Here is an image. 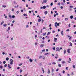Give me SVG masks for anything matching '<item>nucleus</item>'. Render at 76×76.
Wrapping results in <instances>:
<instances>
[{
    "mask_svg": "<svg viewBox=\"0 0 76 76\" xmlns=\"http://www.w3.org/2000/svg\"><path fill=\"white\" fill-rule=\"evenodd\" d=\"M72 66L74 69H75V65H73Z\"/></svg>",
    "mask_w": 76,
    "mask_h": 76,
    "instance_id": "bb28decb",
    "label": "nucleus"
},
{
    "mask_svg": "<svg viewBox=\"0 0 76 76\" xmlns=\"http://www.w3.org/2000/svg\"><path fill=\"white\" fill-rule=\"evenodd\" d=\"M70 8H73V6H70Z\"/></svg>",
    "mask_w": 76,
    "mask_h": 76,
    "instance_id": "49530a36",
    "label": "nucleus"
},
{
    "mask_svg": "<svg viewBox=\"0 0 76 76\" xmlns=\"http://www.w3.org/2000/svg\"><path fill=\"white\" fill-rule=\"evenodd\" d=\"M59 25H60V24L59 23H57V22H56L55 23V26L56 27V28L57 27V26H59Z\"/></svg>",
    "mask_w": 76,
    "mask_h": 76,
    "instance_id": "f03ea898",
    "label": "nucleus"
},
{
    "mask_svg": "<svg viewBox=\"0 0 76 76\" xmlns=\"http://www.w3.org/2000/svg\"><path fill=\"white\" fill-rule=\"evenodd\" d=\"M32 60L31 58H30L29 59V61H30V62H32Z\"/></svg>",
    "mask_w": 76,
    "mask_h": 76,
    "instance_id": "f8f14e48",
    "label": "nucleus"
},
{
    "mask_svg": "<svg viewBox=\"0 0 76 76\" xmlns=\"http://www.w3.org/2000/svg\"><path fill=\"white\" fill-rule=\"evenodd\" d=\"M10 61H11V62H13V60L10 59Z\"/></svg>",
    "mask_w": 76,
    "mask_h": 76,
    "instance_id": "37998d69",
    "label": "nucleus"
},
{
    "mask_svg": "<svg viewBox=\"0 0 76 76\" xmlns=\"http://www.w3.org/2000/svg\"><path fill=\"white\" fill-rule=\"evenodd\" d=\"M45 35H46V32L43 33V36Z\"/></svg>",
    "mask_w": 76,
    "mask_h": 76,
    "instance_id": "4468645a",
    "label": "nucleus"
},
{
    "mask_svg": "<svg viewBox=\"0 0 76 76\" xmlns=\"http://www.w3.org/2000/svg\"><path fill=\"white\" fill-rule=\"evenodd\" d=\"M70 49H68L67 50V53H70Z\"/></svg>",
    "mask_w": 76,
    "mask_h": 76,
    "instance_id": "7ed1b4c3",
    "label": "nucleus"
},
{
    "mask_svg": "<svg viewBox=\"0 0 76 76\" xmlns=\"http://www.w3.org/2000/svg\"><path fill=\"white\" fill-rule=\"evenodd\" d=\"M69 18L72 19V18H73V16L71 15L69 17Z\"/></svg>",
    "mask_w": 76,
    "mask_h": 76,
    "instance_id": "39448f33",
    "label": "nucleus"
},
{
    "mask_svg": "<svg viewBox=\"0 0 76 76\" xmlns=\"http://www.w3.org/2000/svg\"><path fill=\"white\" fill-rule=\"evenodd\" d=\"M37 35H36L35 36V38H37Z\"/></svg>",
    "mask_w": 76,
    "mask_h": 76,
    "instance_id": "a19ab883",
    "label": "nucleus"
},
{
    "mask_svg": "<svg viewBox=\"0 0 76 76\" xmlns=\"http://www.w3.org/2000/svg\"><path fill=\"white\" fill-rule=\"evenodd\" d=\"M22 63H21L20 64H19V66H21V65H22Z\"/></svg>",
    "mask_w": 76,
    "mask_h": 76,
    "instance_id": "c85d7f7f",
    "label": "nucleus"
},
{
    "mask_svg": "<svg viewBox=\"0 0 76 76\" xmlns=\"http://www.w3.org/2000/svg\"><path fill=\"white\" fill-rule=\"evenodd\" d=\"M68 67H66V70H67L68 69Z\"/></svg>",
    "mask_w": 76,
    "mask_h": 76,
    "instance_id": "052dcab7",
    "label": "nucleus"
},
{
    "mask_svg": "<svg viewBox=\"0 0 76 76\" xmlns=\"http://www.w3.org/2000/svg\"><path fill=\"white\" fill-rule=\"evenodd\" d=\"M52 64H56V63L55 62H53L52 63Z\"/></svg>",
    "mask_w": 76,
    "mask_h": 76,
    "instance_id": "6e6d98bb",
    "label": "nucleus"
},
{
    "mask_svg": "<svg viewBox=\"0 0 76 76\" xmlns=\"http://www.w3.org/2000/svg\"><path fill=\"white\" fill-rule=\"evenodd\" d=\"M58 5V6H60V2L58 3L57 4Z\"/></svg>",
    "mask_w": 76,
    "mask_h": 76,
    "instance_id": "473e14b6",
    "label": "nucleus"
},
{
    "mask_svg": "<svg viewBox=\"0 0 76 76\" xmlns=\"http://www.w3.org/2000/svg\"><path fill=\"white\" fill-rule=\"evenodd\" d=\"M53 3H51L50 4V6H53Z\"/></svg>",
    "mask_w": 76,
    "mask_h": 76,
    "instance_id": "e2e57ef3",
    "label": "nucleus"
},
{
    "mask_svg": "<svg viewBox=\"0 0 76 76\" xmlns=\"http://www.w3.org/2000/svg\"><path fill=\"white\" fill-rule=\"evenodd\" d=\"M29 27V26L28 25H27L26 26V28H28Z\"/></svg>",
    "mask_w": 76,
    "mask_h": 76,
    "instance_id": "de8ad7c7",
    "label": "nucleus"
},
{
    "mask_svg": "<svg viewBox=\"0 0 76 76\" xmlns=\"http://www.w3.org/2000/svg\"><path fill=\"white\" fill-rule=\"evenodd\" d=\"M43 29H47V27H43Z\"/></svg>",
    "mask_w": 76,
    "mask_h": 76,
    "instance_id": "393cba45",
    "label": "nucleus"
},
{
    "mask_svg": "<svg viewBox=\"0 0 76 76\" xmlns=\"http://www.w3.org/2000/svg\"><path fill=\"white\" fill-rule=\"evenodd\" d=\"M42 52H45V49H44L43 50H42Z\"/></svg>",
    "mask_w": 76,
    "mask_h": 76,
    "instance_id": "e433bc0d",
    "label": "nucleus"
},
{
    "mask_svg": "<svg viewBox=\"0 0 76 76\" xmlns=\"http://www.w3.org/2000/svg\"><path fill=\"white\" fill-rule=\"evenodd\" d=\"M69 31V29H67V30H66V32H68V31Z\"/></svg>",
    "mask_w": 76,
    "mask_h": 76,
    "instance_id": "3c124183",
    "label": "nucleus"
},
{
    "mask_svg": "<svg viewBox=\"0 0 76 76\" xmlns=\"http://www.w3.org/2000/svg\"><path fill=\"white\" fill-rule=\"evenodd\" d=\"M8 30H10V27H8Z\"/></svg>",
    "mask_w": 76,
    "mask_h": 76,
    "instance_id": "5fc2aeb1",
    "label": "nucleus"
},
{
    "mask_svg": "<svg viewBox=\"0 0 76 76\" xmlns=\"http://www.w3.org/2000/svg\"><path fill=\"white\" fill-rule=\"evenodd\" d=\"M56 72H58V69H57L56 70Z\"/></svg>",
    "mask_w": 76,
    "mask_h": 76,
    "instance_id": "338daca9",
    "label": "nucleus"
},
{
    "mask_svg": "<svg viewBox=\"0 0 76 76\" xmlns=\"http://www.w3.org/2000/svg\"><path fill=\"white\" fill-rule=\"evenodd\" d=\"M61 5L62 6H64V4L63 2H62L61 4Z\"/></svg>",
    "mask_w": 76,
    "mask_h": 76,
    "instance_id": "6ab92c4d",
    "label": "nucleus"
},
{
    "mask_svg": "<svg viewBox=\"0 0 76 76\" xmlns=\"http://www.w3.org/2000/svg\"><path fill=\"white\" fill-rule=\"evenodd\" d=\"M67 76H70V74H67Z\"/></svg>",
    "mask_w": 76,
    "mask_h": 76,
    "instance_id": "680f3d73",
    "label": "nucleus"
},
{
    "mask_svg": "<svg viewBox=\"0 0 76 76\" xmlns=\"http://www.w3.org/2000/svg\"><path fill=\"white\" fill-rule=\"evenodd\" d=\"M63 31H61V35H64V34H63Z\"/></svg>",
    "mask_w": 76,
    "mask_h": 76,
    "instance_id": "4be33fe9",
    "label": "nucleus"
},
{
    "mask_svg": "<svg viewBox=\"0 0 76 76\" xmlns=\"http://www.w3.org/2000/svg\"><path fill=\"white\" fill-rule=\"evenodd\" d=\"M46 8V7L45 6H44L43 7V9H45Z\"/></svg>",
    "mask_w": 76,
    "mask_h": 76,
    "instance_id": "a211bd4d",
    "label": "nucleus"
},
{
    "mask_svg": "<svg viewBox=\"0 0 76 76\" xmlns=\"http://www.w3.org/2000/svg\"><path fill=\"white\" fill-rule=\"evenodd\" d=\"M57 20H60V18H57Z\"/></svg>",
    "mask_w": 76,
    "mask_h": 76,
    "instance_id": "774afa93",
    "label": "nucleus"
},
{
    "mask_svg": "<svg viewBox=\"0 0 76 76\" xmlns=\"http://www.w3.org/2000/svg\"><path fill=\"white\" fill-rule=\"evenodd\" d=\"M44 13H45V15H47V13H48V12L47 11H45V12Z\"/></svg>",
    "mask_w": 76,
    "mask_h": 76,
    "instance_id": "6e6552de",
    "label": "nucleus"
},
{
    "mask_svg": "<svg viewBox=\"0 0 76 76\" xmlns=\"http://www.w3.org/2000/svg\"><path fill=\"white\" fill-rule=\"evenodd\" d=\"M41 19H39L38 20V22H41Z\"/></svg>",
    "mask_w": 76,
    "mask_h": 76,
    "instance_id": "2eb2a0df",
    "label": "nucleus"
},
{
    "mask_svg": "<svg viewBox=\"0 0 76 76\" xmlns=\"http://www.w3.org/2000/svg\"><path fill=\"white\" fill-rule=\"evenodd\" d=\"M10 64H11V65L13 64V62H10Z\"/></svg>",
    "mask_w": 76,
    "mask_h": 76,
    "instance_id": "4c0bfd02",
    "label": "nucleus"
},
{
    "mask_svg": "<svg viewBox=\"0 0 76 76\" xmlns=\"http://www.w3.org/2000/svg\"><path fill=\"white\" fill-rule=\"evenodd\" d=\"M4 47L3 48V49L4 50V49H6V47H4V46H3Z\"/></svg>",
    "mask_w": 76,
    "mask_h": 76,
    "instance_id": "72a5a7b5",
    "label": "nucleus"
},
{
    "mask_svg": "<svg viewBox=\"0 0 76 76\" xmlns=\"http://www.w3.org/2000/svg\"><path fill=\"white\" fill-rule=\"evenodd\" d=\"M19 7V5H18L17 6H15L14 7H15V8H16L17 7Z\"/></svg>",
    "mask_w": 76,
    "mask_h": 76,
    "instance_id": "aec40b11",
    "label": "nucleus"
},
{
    "mask_svg": "<svg viewBox=\"0 0 76 76\" xmlns=\"http://www.w3.org/2000/svg\"><path fill=\"white\" fill-rule=\"evenodd\" d=\"M48 74H50V69H48Z\"/></svg>",
    "mask_w": 76,
    "mask_h": 76,
    "instance_id": "1a4fd4ad",
    "label": "nucleus"
},
{
    "mask_svg": "<svg viewBox=\"0 0 76 76\" xmlns=\"http://www.w3.org/2000/svg\"><path fill=\"white\" fill-rule=\"evenodd\" d=\"M70 45L69 46H70L71 47H72V43L70 42Z\"/></svg>",
    "mask_w": 76,
    "mask_h": 76,
    "instance_id": "f3484780",
    "label": "nucleus"
},
{
    "mask_svg": "<svg viewBox=\"0 0 76 76\" xmlns=\"http://www.w3.org/2000/svg\"><path fill=\"white\" fill-rule=\"evenodd\" d=\"M35 45H38V43H37V42H35Z\"/></svg>",
    "mask_w": 76,
    "mask_h": 76,
    "instance_id": "f704fd0d",
    "label": "nucleus"
},
{
    "mask_svg": "<svg viewBox=\"0 0 76 76\" xmlns=\"http://www.w3.org/2000/svg\"><path fill=\"white\" fill-rule=\"evenodd\" d=\"M52 32H53V33H54L56 32H55V31H52Z\"/></svg>",
    "mask_w": 76,
    "mask_h": 76,
    "instance_id": "864d4df0",
    "label": "nucleus"
},
{
    "mask_svg": "<svg viewBox=\"0 0 76 76\" xmlns=\"http://www.w3.org/2000/svg\"><path fill=\"white\" fill-rule=\"evenodd\" d=\"M47 0H43V2L44 3H47Z\"/></svg>",
    "mask_w": 76,
    "mask_h": 76,
    "instance_id": "423d86ee",
    "label": "nucleus"
},
{
    "mask_svg": "<svg viewBox=\"0 0 76 76\" xmlns=\"http://www.w3.org/2000/svg\"><path fill=\"white\" fill-rule=\"evenodd\" d=\"M7 66V64H5L4 65V67H6V66Z\"/></svg>",
    "mask_w": 76,
    "mask_h": 76,
    "instance_id": "c03bdc74",
    "label": "nucleus"
},
{
    "mask_svg": "<svg viewBox=\"0 0 76 76\" xmlns=\"http://www.w3.org/2000/svg\"><path fill=\"white\" fill-rule=\"evenodd\" d=\"M66 50H64V54H66Z\"/></svg>",
    "mask_w": 76,
    "mask_h": 76,
    "instance_id": "dca6fc26",
    "label": "nucleus"
},
{
    "mask_svg": "<svg viewBox=\"0 0 76 76\" xmlns=\"http://www.w3.org/2000/svg\"><path fill=\"white\" fill-rule=\"evenodd\" d=\"M71 75H74V74H73V72H72V73L71 74Z\"/></svg>",
    "mask_w": 76,
    "mask_h": 76,
    "instance_id": "13d9d810",
    "label": "nucleus"
},
{
    "mask_svg": "<svg viewBox=\"0 0 76 76\" xmlns=\"http://www.w3.org/2000/svg\"><path fill=\"white\" fill-rule=\"evenodd\" d=\"M50 33H51V32H48V34H47V35H48L49 34H50Z\"/></svg>",
    "mask_w": 76,
    "mask_h": 76,
    "instance_id": "412c9836",
    "label": "nucleus"
},
{
    "mask_svg": "<svg viewBox=\"0 0 76 76\" xmlns=\"http://www.w3.org/2000/svg\"><path fill=\"white\" fill-rule=\"evenodd\" d=\"M62 48H60L59 49L58 47H57L56 48V51H59V52H60V50H62Z\"/></svg>",
    "mask_w": 76,
    "mask_h": 76,
    "instance_id": "f257e3e1",
    "label": "nucleus"
},
{
    "mask_svg": "<svg viewBox=\"0 0 76 76\" xmlns=\"http://www.w3.org/2000/svg\"><path fill=\"white\" fill-rule=\"evenodd\" d=\"M53 50H56V48H55V47H54L53 48Z\"/></svg>",
    "mask_w": 76,
    "mask_h": 76,
    "instance_id": "c9c22d12",
    "label": "nucleus"
},
{
    "mask_svg": "<svg viewBox=\"0 0 76 76\" xmlns=\"http://www.w3.org/2000/svg\"><path fill=\"white\" fill-rule=\"evenodd\" d=\"M0 69H2V68H3V66H0Z\"/></svg>",
    "mask_w": 76,
    "mask_h": 76,
    "instance_id": "ea45409f",
    "label": "nucleus"
},
{
    "mask_svg": "<svg viewBox=\"0 0 76 76\" xmlns=\"http://www.w3.org/2000/svg\"><path fill=\"white\" fill-rule=\"evenodd\" d=\"M65 20H68V18H66L65 19Z\"/></svg>",
    "mask_w": 76,
    "mask_h": 76,
    "instance_id": "a18cd8bd",
    "label": "nucleus"
},
{
    "mask_svg": "<svg viewBox=\"0 0 76 76\" xmlns=\"http://www.w3.org/2000/svg\"><path fill=\"white\" fill-rule=\"evenodd\" d=\"M42 57V55H41L39 57V58L40 59Z\"/></svg>",
    "mask_w": 76,
    "mask_h": 76,
    "instance_id": "9b49d317",
    "label": "nucleus"
},
{
    "mask_svg": "<svg viewBox=\"0 0 76 76\" xmlns=\"http://www.w3.org/2000/svg\"><path fill=\"white\" fill-rule=\"evenodd\" d=\"M53 72H54V69L53 68L52 71V73H53Z\"/></svg>",
    "mask_w": 76,
    "mask_h": 76,
    "instance_id": "79ce46f5",
    "label": "nucleus"
},
{
    "mask_svg": "<svg viewBox=\"0 0 76 76\" xmlns=\"http://www.w3.org/2000/svg\"><path fill=\"white\" fill-rule=\"evenodd\" d=\"M6 60H7V61H8V60H9V58L7 57L6 58Z\"/></svg>",
    "mask_w": 76,
    "mask_h": 76,
    "instance_id": "5701e85b",
    "label": "nucleus"
},
{
    "mask_svg": "<svg viewBox=\"0 0 76 76\" xmlns=\"http://www.w3.org/2000/svg\"><path fill=\"white\" fill-rule=\"evenodd\" d=\"M3 26H4V27H6V26H7V24H3Z\"/></svg>",
    "mask_w": 76,
    "mask_h": 76,
    "instance_id": "ddd939ff",
    "label": "nucleus"
},
{
    "mask_svg": "<svg viewBox=\"0 0 76 76\" xmlns=\"http://www.w3.org/2000/svg\"><path fill=\"white\" fill-rule=\"evenodd\" d=\"M56 9V7H55L54 8H53V10H54V9Z\"/></svg>",
    "mask_w": 76,
    "mask_h": 76,
    "instance_id": "69168bd1",
    "label": "nucleus"
},
{
    "mask_svg": "<svg viewBox=\"0 0 76 76\" xmlns=\"http://www.w3.org/2000/svg\"><path fill=\"white\" fill-rule=\"evenodd\" d=\"M48 54V53H45V55H47V54Z\"/></svg>",
    "mask_w": 76,
    "mask_h": 76,
    "instance_id": "603ef678",
    "label": "nucleus"
},
{
    "mask_svg": "<svg viewBox=\"0 0 76 76\" xmlns=\"http://www.w3.org/2000/svg\"><path fill=\"white\" fill-rule=\"evenodd\" d=\"M23 72V71L22 69H20V73H22Z\"/></svg>",
    "mask_w": 76,
    "mask_h": 76,
    "instance_id": "c756f323",
    "label": "nucleus"
},
{
    "mask_svg": "<svg viewBox=\"0 0 76 76\" xmlns=\"http://www.w3.org/2000/svg\"><path fill=\"white\" fill-rule=\"evenodd\" d=\"M10 66H11V65L10 64H8V67H9V69H11V68H12V67Z\"/></svg>",
    "mask_w": 76,
    "mask_h": 76,
    "instance_id": "20e7f679",
    "label": "nucleus"
},
{
    "mask_svg": "<svg viewBox=\"0 0 76 76\" xmlns=\"http://www.w3.org/2000/svg\"><path fill=\"white\" fill-rule=\"evenodd\" d=\"M40 47L41 48H42V47H44V45H40Z\"/></svg>",
    "mask_w": 76,
    "mask_h": 76,
    "instance_id": "9d476101",
    "label": "nucleus"
},
{
    "mask_svg": "<svg viewBox=\"0 0 76 76\" xmlns=\"http://www.w3.org/2000/svg\"><path fill=\"white\" fill-rule=\"evenodd\" d=\"M16 13H17V14H19V11H17Z\"/></svg>",
    "mask_w": 76,
    "mask_h": 76,
    "instance_id": "cd10ccee",
    "label": "nucleus"
},
{
    "mask_svg": "<svg viewBox=\"0 0 76 76\" xmlns=\"http://www.w3.org/2000/svg\"><path fill=\"white\" fill-rule=\"evenodd\" d=\"M24 16H27V15H26V14H24L23 15Z\"/></svg>",
    "mask_w": 76,
    "mask_h": 76,
    "instance_id": "58836bf2",
    "label": "nucleus"
},
{
    "mask_svg": "<svg viewBox=\"0 0 76 76\" xmlns=\"http://www.w3.org/2000/svg\"><path fill=\"white\" fill-rule=\"evenodd\" d=\"M12 18H15V15H12Z\"/></svg>",
    "mask_w": 76,
    "mask_h": 76,
    "instance_id": "7c9ffc66",
    "label": "nucleus"
},
{
    "mask_svg": "<svg viewBox=\"0 0 76 76\" xmlns=\"http://www.w3.org/2000/svg\"><path fill=\"white\" fill-rule=\"evenodd\" d=\"M9 17L10 18H12V15H9Z\"/></svg>",
    "mask_w": 76,
    "mask_h": 76,
    "instance_id": "2f4dec72",
    "label": "nucleus"
},
{
    "mask_svg": "<svg viewBox=\"0 0 76 76\" xmlns=\"http://www.w3.org/2000/svg\"><path fill=\"white\" fill-rule=\"evenodd\" d=\"M67 4H70V2H67Z\"/></svg>",
    "mask_w": 76,
    "mask_h": 76,
    "instance_id": "bf43d9fd",
    "label": "nucleus"
},
{
    "mask_svg": "<svg viewBox=\"0 0 76 76\" xmlns=\"http://www.w3.org/2000/svg\"><path fill=\"white\" fill-rule=\"evenodd\" d=\"M2 7H4V8H5V7H6V5H3Z\"/></svg>",
    "mask_w": 76,
    "mask_h": 76,
    "instance_id": "a878e982",
    "label": "nucleus"
},
{
    "mask_svg": "<svg viewBox=\"0 0 76 76\" xmlns=\"http://www.w3.org/2000/svg\"><path fill=\"white\" fill-rule=\"evenodd\" d=\"M54 42H56V41H57V38H55L54 39Z\"/></svg>",
    "mask_w": 76,
    "mask_h": 76,
    "instance_id": "0eeeda50",
    "label": "nucleus"
},
{
    "mask_svg": "<svg viewBox=\"0 0 76 76\" xmlns=\"http://www.w3.org/2000/svg\"><path fill=\"white\" fill-rule=\"evenodd\" d=\"M61 59H59L58 61H61Z\"/></svg>",
    "mask_w": 76,
    "mask_h": 76,
    "instance_id": "4d7b16f0",
    "label": "nucleus"
},
{
    "mask_svg": "<svg viewBox=\"0 0 76 76\" xmlns=\"http://www.w3.org/2000/svg\"><path fill=\"white\" fill-rule=\"evenodd\" d=\"M58 66L59 67H61V64H58Z\"/></svg>",
    "mask_w": 76,
    "mask_h": 76,
    "instance_id": "8fccbe9b",
    "label": "nucleus"
},
{
    "mask_svg": "<svg viewBox=\"0 0 76 76\" xmlns=\"http://www.w3.org/2000/svg\"><path fill=\"white\" fill-rule=\"evenodd\" d=\"M61 9H63V7L62 6L61 7Z\"/></svg>",
    "mask_w": 76,
    "mask_h": 76,
    "instance_id": "0e129e2a",
    "label": "nucleus"
},
{
    "mask_svg": "<svg viewBox=\"0 0 76 76\" xmlns=\"http://www.w3.org/2000/svg\"><path fill=\"white\" fill-rule=\"evenodd\" d=\"M62 64H64L65 63V61H63L62 62Z\"/></svg>",
    "mask_w": 76,
    "mask_h": 76,
    "instance_id": "b1692460",
    "label": "nucleus"
},
{
    "mask_svg": "<svg viewBox=\"0 0 76 76\" xmlns=\"http://www.w3.org/2000/svg\"><path fill=\"white\" fill-rule=\"evenodd\" d=\"M5 63H6V61H3V64H5Z\"/></svg>",
    "mask_w": 76,
    "mask_h": 76,
    "instance_id": "09e8293b",
    "label": "nucleus"
}]
</instances>
